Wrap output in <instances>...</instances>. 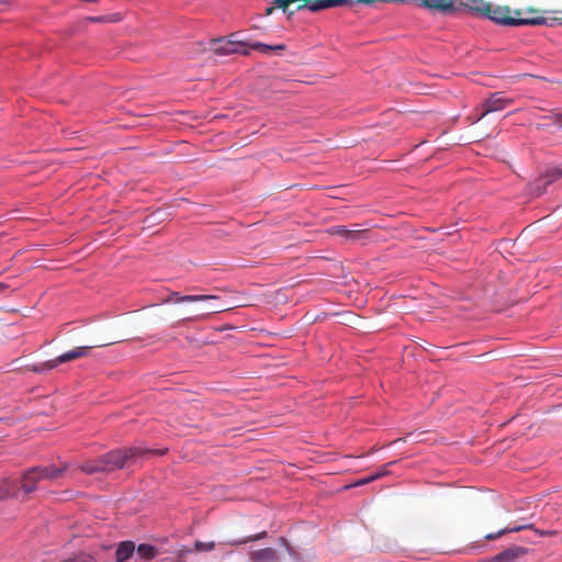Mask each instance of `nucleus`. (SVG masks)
Returning a JSON list of instances; mask_svg holds the SVG:
<instances>
[{"mask_svg":"<svg viewBox=\"0 0 562 562\" xmlns=\"http://www.w3.org/2000/svg\"><path fill=\"white\" fill-rule=\"evenodd\" d=\"M527 528H531V526H514V527H506V528H503L496 532H491V533H487L485 535V539L486 540H495V539H498L501 538L502 536L506 535V533H510V532H518L520 530H524V529H527Z\"/></svg>","mask_w":562,"mask_h":562,"instance_id":"2eb2a0df","label":"nucleus"},{"mask_svg":"<svg viewBox=\"0 0 562 562\" xmlns=\"http://www.w3.org/2000/svg\"><path fill=\"white\" fill-rule=\"evenodd\" d=\"M274 8L273 7H270V8H267L266 10V14L267 15H270L272 12H273Z\"/></svg>","mask_w":562,"mask_h":562,"instance_id":"393cba45","label":"nucleus"},{"mask_svg":"<svg viewBox=\"0 0 562 562\" xmlns=\"http://www.w3.org/2000/svg\"><path fill=\"white\" fill-rule=\"evenodd\" d=\"M250 559L252 562H278L279 561L278 553L272 548H263V549L252 551L250 554Z\"/></svg>","mask_w":562,"mask_h":562,"instance_id":"9d476101","label":"nucleus"},{"mask_svg":"<svg viewBox=\"0 0 562 562\" xmlns=\"http://www.w3.org/2000/svg\"><path fill=\"white\" fill-rule=\"evenodd\" d=\"M43 479L37 472V467H33L25 471L21 477V490L24 494H31L36 490L37 483Z\"/></svg>","mask_w":562,"mask_h":562,"instance_id":"0eeeda50","label":"nucleus"},{"mask_svg":"<svg viewBox=\"0 0 562 562\" xmlns=\"http://www.w3.org/2000/svg\"><path fill=\"white\" fill-rule=\"evenodd\" d=\"M165 453L166 450L160 449H144L140 447L121 448L112 450L98 459L87 460L80 465V470L87 474L111 472L123 469L130 461H136L151 456H162Z\"/></svg>","mask_w":562,"mask_h":562,"instance_id":"f257e3e1","label":"nucleus"},{"mask_svg":"<svg viewBox=\"0 0 562 562\" xmlns=\"http://www.w3.org/2000/svg\"><path fill=\"white\" fill-rule=\"evenodd\" d=\"M374 481V477H372L371 475L370 476H367L364 479H361L359 480L358 482L355 483V486H361V485H366V484H369L371 482Z\"/></svg>","mask_w":562,"mask_h":562,"instance_id":"412c9836","label":"nucleus"},{"mask_svg":"<svg viewBox=\"0 0 562 562\" xmlns=\"http://www.w3.org/2000/svg\"><path fill=\"white\" fill-rule=\"evenodd\" d=\"M266 536H267V532L262 531L260 533H257V535H254V536H250V537H247V538H243V539H239V540H228V541H225V542H221L220 544L240 546V544H245V543H247L249 541L259 540L261 538H265Z\"/></svg>","mask_w":562,"mask_h":562,"instance_id":"dca6fc26","label":"nucleus"},{"mask_svg":"<svg viewBox=\"0 0 562 562\" xmlns=\"http://www.w3.org/2000/svg\"><path fill=\"white\" fill-rule=\"evenodd\" d=\"M178 562H183V561L179 560Z\"/></svg>","mask_w":562,"mask_h":562,"instance_id":"cd10ccee","label":"nucleus"},{"mask_svg":"<svg viewBox=\"0 0 562 562\" xmlns=\"http://www.w3.org/2000/svg\"><path fill=\"white\" fill-rule=\"evenodd\" d=\"M210 300H220V296L216 295H181L179 292H172L167 299L164 300L165 303H191V302H203Z\"/></svg>","mask_w":562,"mask_h":562,"instance_id":"6e6552de","label":"nucleus"},{"mask_svg":"<svg viewBox=\"0 0 562 562\" xmlns=\"http://www.w3.org/2000/svg\"><path fill=\"white\" fill-rule=\"evenodd\" d=\"M549 533H550V532H548V531H541V532H540V535H541V536L549 535Z\"/></svg>","mask_w":562,"mask_h":562,"instance_id":"bb28decb","label":"nucleus"},{"mask_svg":"<svg viewBox=\"0 0 562 562\" xmlns=\"http://www.w3.org/2000/svg\"><path fill=\"white\" fill-rule=\"evenodd\" d=\"M216 547V543L214 541H200L196 540L194 542V551L196 552H209L214 550Z\"/></svg>","mask_w":562,"mask_h":562,"instance_id":"6ab92c4d","label":"nucleus"},{"mask_svg":"<svg viewBox=\"0 0 562 562\" xmlns=\"http://www.w3.org/2000/svg\"><path fill=\"white\" fill-rule=\"evenodd\" d=\"M513 103V100L509 98H506L503 92H495L490 95L488 99L484 101L482 104V113L477 117V120H481L486 114L501 111L505 109L506 106L510 105Z\"/></svg>","mask_w":562,"mask_h":562,"instance_id":"423d86ee","label":"nucleus"},{"mask_svg":"<svg viewBox=\"0 0 562 562\" xmlns=\"http://www.w3.org/2000/svg\"><path fill=\"white\" fill-rule=\"evenodd\" d=\"M214 52H216L218 54H223V55L232 54L234 52L233 44L229 42L223 43V44L216 46L214 48Z\"/></svg>","mask_w":562,"mask_h":562,"instance_id":"aec40b11","label":"nucleus"},{"mask_svg":"<svg viewBox=\"0 0 562 562\" xmlns=\"http://www.w3.org/2000/svg\"><path fill=\"white\" fill-rule=\"evenodd\" d=\"M459 5L503 25H542L547 21L543 16H522L520 11L512 12L507 7L494 8L490 3H485L484 0H459Z\"/></svg>","mask_w":562,"mask_h":562,"instance_id":"f03ea898","label":"nucleus"},{"mask_svg":"<svg viewBox=\"0 0 562 562\" xmlns=\"http://www.w3.org/2000/svg\"><path fill=\"white\" fill-rule=\"evenodd\" d=\"M228 310V307L224 306V305H221V306H211L210 310H209V314H212V313H220V312H224Z\"/></svg>","mask_w":562,"mask_h":562,"instance_id":"4be33fe9","label":"nucleus"},{"mask_svg":"<svg viewBox=\"0 0 562 562\" xmlns=\"http://www.w3.org/2000/svg\"><path fill=\"white\" fill-rule=\"evenodd\" d=\"M386 473H387V472H386L385 470H381V471H379V472H376V473L372 474L371 476H372V477H374V481H375V480L381 479V477H383L384 475H386Z\"/></svg>","mask_w":562,"mask_h":562,"instance_id":"b1692460","label":"nucleus"},{"mask_svg":"<svg viewBox=\"0 0 562 562\" xmlns=\"http://www.w3.org/2000/svg\"><path fill=\"white\" fill-rule=\"evenodd\" d=\"M359 225H355V228H347L346 226H333L329 229V234L337 235L348 241H363L369 239L370 231L358 228Z\"/></svg>","mask_w":562,"mask_h":562,"instance_id":"39448f33","label":"nucleus"},{"mask_svg":"<svg viewBox=\"0 0 562 562\" xmlns=\"http://www.w3.org/2000/svg\"><path fill=\"white\" fill-rule=\"evenodd\" d=\"M550 120H552V123L558 125V126H562V114H554L550 117Z\"/></svg>","mask_w":562,"mask_h":562,"instance_id":"5701e85b","label":"nucleus"},{"mask_svg":"<svg viewBox=\"0 0 562 562\" xmlns=\"http://www.w3.org/2000/svg\"><path fill=\"white\" fill-rule=\"evenodd\" d=\"M135 552L142 560H151L157 555L158 550L151 544L142 543L135 548Z\"/></svg>","mask_w":562,"mask_h":562,"instance_id":"4468645a","label":"nucleus"},{"mask_svg":"<svg viewBox=\"0 0 562 562\" xmlns=\"http://www.w3.org/2000/svg\"><path fill=\"white\" fill-rule=\"evenodd\" d=\"M135 552V543L133 541H122L115 551L116 562L127 561Z\"/></svg>","mask_w":562,"mask_h":562,"instance_id":"9b49d317","label":"nucleus"},{"mask_svg":"<svg viewBox=\"0 0 562 562\" xmlns=\"http://www.w3.org/2000/svg\"><path fill=\"white\" fill-rule=\"evenodd\" d=\"M19 492L15 490V484L9 477H3L0 481V501L8 497L16 498Z\"/></svg>","mask_w":562,"mask_h":562,"instance_id":"ddd939ff","label":"nucleus"},{"mask_svg":"<svg viewBox=\"0 0 562 562\" xmlns=\"http://www.w3.org/2000/svg\"><path fill=\"white\" fill-rule=\"evenodd\" d=\"M251 48H252V49L260 50V52H262V53H270V52H272V50H284V49H285V46H284L283 44H279V45H267V44H263V43L257 42V43L251 44Z\"/></svg>","mask_w":562,"mask_h":562,"instance_id":"f3484780","label":"nucleus"},{"mask_svg":"<svg viewBox=\"0 0 562 562\" xmlns=\"http://www.w3.org/2000/svg\"><path fill=\"white\" fill-rule=\"evenodd\" d=\"M280 542H281V543L286 544V539H285V538H283V537H281V538H280Z\"/></svg>","mask_w":562,"mask_h":562,"instance_id":"a878e982","label":"nucleus"},{"mask_svg":"<svg viewBox=\"0 0 562 562\" xmlns=\"http://www.w3.org/2000/svg\"><path fill=\"white\" fill-rule=\"evenodd\" d=\"M527 553V549L522 547L509 548L497 555L493 557L490 562H514L519 557Z\"/></svg>","mask_w":562,"mask_h":562,"instance_id":"1a4fd4ad","label":"nucleus"},{"mask_svg":"<svg viewBox=\"0 0 562 562\" xmlns=\"http://www.w3.org/2000/svg\"><path fill=\"white\" fill-rule=\"evenodd\" d=\"M63 562H95V558L90 553L80 552L64 560Z\"/></svg>","mask_w":562,"mask_h":562,"instance_id":"a211bd4d","label":"nucleus"},{"mask_svg":"<svg viewBox=\"0 0 562 562\" xmlns=\"http://www.w3.org/2000/svg\"><path fill=\"white\" fill-rule=\"evenodd\" d=\"M562 179V168H550L530 184V192L537 196L541 195L547 187Z\"/></svg>","mask_w":562,"mask_h":562,"instance_id":"20e7f679","label":"nucleus"},{"mask_svg":"<svg viewBox=\"0 0 562 562\" xmlns=\"http://www.w3.org/2000/svg\"><path fill=\"white\" fill-rule=\"evenodd\" d=\"M67 469V465L64 464L63 467H55V465H47V467H37V472L42 476L43 480H56L60 477Z\"/></svg>","mask_w":562,"mask_h":562,"instance_id":"f8f14e48","label":"nucleus"},{"mask_svg":"<svg viewBox=\"0 0 562 562\" xmlns=\"http://www.w3.org/2000/svg\"><path fill=\"white\" fill-rule=\"evenodd\" d=\"M114 342L110 341V342H101V344H95V345H91V346H81V347H76L67 352H64L61 355H59L58 357H56L55 359H52V360H48L46 362H43L41 364H37V366H33L31 368V370L33 372H44V371H47V370H52V369H55L58 364H61V363H65V362H68V361H72V360H76V359H79V358H85V357H88L89 353H90V350L92 348H97V347H106V346H110V345H113Z\"/></svg>","mask_w":562,"mask_h":562,"instance_id":"7ed1b4c3","label":"nucleus"}]
</instances>
